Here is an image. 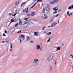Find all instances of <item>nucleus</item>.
<instances>
[{"label": "nucleus", "mask_w": 73, "mask_h": 73, "mask_svg": "<svg viewBox=\"0 0 73 73\" xmlns=\"http://www.w3.org/2000/svg\"><path fill=\"white\" fill-rule=\"evenodd\" d=\"M32 62L34 66H37V65H38V64H39L38 59L36 58L34 59Z\"/></svg>", "instance_id": "f257e3e1"}, {"label": "nucleus", "mask_w": 73, "mask_h": 73, "mask_svg": "<svg viewBox=\"0 0 73 73\" xmlns=\"http://www.w3.org/2000/svg\"><path fill=\"white\" fill-rule=\"evenodd\" d=\"M54 57V54H50L47 58V61H50Z\"/></svg>", "instance_id": "f03ea898"}, {"label": "nucleus", "mask_w": 73, "mask_h": 73, "mask_svg": "<svg viewBox=\"0 0 73 73\" xmlns=\"http://www.w3.org/2000/svg\"><path fill=\"white\" fill-rule=\"evenodd\" d=\"M54 1L52 0L50 2V4H53L54 3H57L58 1V0H54Z\"/></svg>", "instance_id": "7ed1b4c3"}, {"label": "nucleus", "mask_w": 73, "mask_h": 73, "mask_svg": "<svg viewBox=\"0 0 73 73\" xmlns=\"http://www.w3.org/2000/svg\"><path fill=\"white\" fill-rule=\"evenodd\" d=\"M46 11H49L50 10V7L48 5H47V7L46 8Z\"/></svg>", "instance_id": "20e7f679"}, {"label": "nucleus", "mask_w": 73, "mask_h": 73, "mask_svg": "<svg viewBox=\"0 0 73 73\" xmlns=\"http://www.w3.org/2000/svg\"><path fill=\"white\" fill-rule=\"evenodd\" d=\"M19 23L20 25H21L23 24V23H22V21H21L20 18H19Z\"/></svg>", "instance_id": "39448f33"}, {"label": "nucleus", "mask_w": 73, "mask_h": 73, "mask_svg": "<svg viewBox=\"0 0 73 73\" xmlns=\"http://www.w3.org/2000/svg\"><path fill=\"white\" fill-rule=\"evenodd\" d=\"M56 25V22H54L52 24L51 27H53L55 26Z\"/></svg>", "instance_id": "423d86ee"}, {"label": "nucleus", "mask_w": 73, "mask_h": 73, "mask_svg": "<svg viewBox=\"0 0 73 73\" xmlns=\"http://www.w3.org/2000/svg\"><path fill=\"white\" fill-rule=\"evenodd\" d=\"M33 21H31L29 22V23L28 24V25H31L33 24Z\"/></svg>", "instance_id": "0eeeda50"}, {"label": "nucleus", "mask_w": 73, "mask_h": 73, "mask_svg": "<svg viewBox=\"0 0 73 73\" xmlns=\"http://www.w3.org/2000/svg\"><path fill=\"white\" fill-rule=\"evenodd\" d=\"M34 35L36 36H38L39 35L38 34V32H35L34 33Z\"/></svg>", "instance_id": "6e6552de"}, {"label": "nucleus", "mask_w": 73, "mask_h": 73, "mask_svg": "<svg viewBox=\"0 0 73 73\" xmlns=\"http://www.w3.org/2000/svg\"><path fill=\"white\" fill-rule=\"evenodd\" d=\"M27 3V1L22 3V4H21V6L23 7V6L24 5H25V4Z\"/></svg>", "instance_id": "1a4fd4ad"}, {"label": "nucleus", "mask_w": 73, "mask_h": 73, "mask_svg": "<svg viewBox=\"0 0 73 73\" xmlns=\"http://www.w3.org/2000/svg\"><path fill=\"white\" fill-rule=\"evenodd\" d=\"M73 9V5H71V6H69L68 7V9Z\"/></svg>", "instance_id": "9d476101"}, {"label": "nucleus", "mask_w": 73, "mask_h": 73, "mask_svg": "<svg viewBox=\"0 0 73 73\" xmlns=\"http://www.w3.org/2000/svg\"><path fill=\"white\" fill-rule=\"evenodd\" d=\"M57 50L55 51V52H56V51H58V50H60L61 49V47L58 46V47H57Z\"/></svg>", "instance_id": "9b49d317"}, {"label": "nucleus", "mask_w": 73, "mask_h": 73, "mask_svg": "<svg viewBox=\"0 0 73 73\" xmlns=\"http://www.w3.org/2000/svg\"><path fill=\"white\" fill-rule=\"evenodd\" d=\"M30 17H29L28 18H25V19H24V20H26V21H25V23H27L26 22L27 21H28V19H29V18H30Z\"/></svg>", "instance_id": "f8f14e48"}, {"label": "nucleus", "mask_w": 73, "mask_h": 73, "mask_svg": "<svg viewBox=\"0 0 73 73\" xmlns=\"http://www.w3.org/2000/svg\"><path fill=\"white\" fill-rule=\"evenodd\" d=\"M45 7H44L43 8V9L42 13H44L45 12Z\"/></svg>", "instance_id": "ddd939ff"}, {"label": "nucleus", "mask_w": 73, "mask_h": 73, "mask_svg": "<svg viewBox=\"0 0 73 73\" xmlns=\"http://www.w3.org/2000/svg\"><path fill=\"white\" fill-rule=\"evenodd\" d=\"M36 48L37 49H40V45H38L36 46Z\"/></svg>", "instance_id": "4468645a"}, {"label": "nucleus", "mask_w": 73, "mask_h": 73, "mask_svg": "<svg viewBox=\"0 0 73 73\" xmlns=\"http://www.w3.org/2000/svg\"><path fill=\"white\" fill-rule=\"evenodd\" d=\"M11 21L10 22V23L9 24V25H10V24H11L12 22H15V21L13 19H11Z\"/></svg>", "instance_id": "2eb2a0df"}, {"label": "nucleus", "mask_w": 73, "mask_h": 73, "mask_svg": "<svg viewBox=\"0 0 73 73\" xmlns=\"http://www.w3.org/2000/svg\"><path fill=\"white\" fill-rule=\"evenodd\" d=\"M52 66H50V68L49 69V71H50L51 72V71L52 70Z\"/></svg>", "instance_id": "dca6fc26"}, {"label": "nucleus", "mask_w": 73, "mask_h": 73, "mask_svg": "<svg viewBox=\"0 0 73 73\" xmlns=\"http://www.w3.org/2000/svg\"><path fill=\"white\" fill-rule=\"evenodd\" d=\"M19 1H17L15 3L16 6H17L19 4Z\"/></svg>", "instance_id": "f3484780"}, {"label": "nucleus", "mask_w": 73, "mask_h": 73, "mask_svg": "<svg viewBox=\"0 0 73 73\" xmlns=\"http://www.w3.org/2000/svg\"><path fill=\"white\" fill-rule=\"evenodd\" d=\"M13 31H14V28H12L10 29V31L11 32H13Z\"/></svg>", "instance_id": "a211bd4d"}, {"label": "nucleus", "mask_w": 73, "mask_h": 73, "mask_svg": "<svg viewBox=\"0 0 73 73\" xmlns=\"http://www.w3.org/2000/svg\"><path fill=\"white\" fill-rule=\"evenodd\" d=\"M57 8V7H55L53 9V11H57L58 9V8L56 9Z\"/></svg>", "instance_id": "6ab92c4d"}, {"label": "nucleus", "mask_w": 73, "mask_h": 73, "mask_svg": "<svg viewBox=\"0 0 73 73\" xmlns=\"http://www.w3.org/2000/svg\"><path fill=\"white\" fill-rule=\"evenodd\" d=\"M60 14H58L57 15H56V16H55V17H54L52 19H54V17H58V16H60Z\"/></svg>", "instance_id": "aec40b11"}, {"label": "nucleus", "mask_w": 73, "mask_h": 73, "mask_svg": "<svg viewBox=\"0 0 73 73\" xmlns=\"http://www.w3.org/2000/svg\"><path fill=\"white\" fill-rule=\"evenodd\" d=\"M36 4H37V3H35L34 5H33L32 7H31V9H32V8H33V7H35V5H36Z\"/></svg>", "instance_id": "412c9836"}, {"label": "nucleus", "mask_w": 73, "mask_h": 73, "mask_svg": "<svg viewBox=\"0 0 73 73\" xmlns=\"http://www.w3.org/2000/svg\"><path fill=\"white\" fill-rule=\"evenodd\" d=\"M57 61H55L54 63V66H56L57 65Z\"/></svg>", "instance_id": "4be33fe9"}, {"label": "nucleus", "mask_w": 73, "mask_h": 73, "mask_svg": "<svg viewBox=\"0 0 73 73\" xmlns=\"http://www.w3.org/2000/svg\"><path fill=\"white\" fill-rule=\"evenodd\" d=\"M24 25L25 28H26V27H27V26H28V25L27 23H25L24 24Z\"/></svg>", "instance_id": "5701e85b"}, {"label": "nucleus", "mask_w": 73, "mask_h": 73, "mask_svg": "<svg viewBox=\"0 0 73 73\" xmlns=\"http://www.w3.org/2000/svg\"><path fill=\"white\" fill-rule=\"evenodd\" d=\"M27 41H28L29 40H30V38H29V37L28 36H27Z\"/></svg>", "instance_id": "b1692460"}, {"label": "nucleus", "mask_w": 73, "mask_h": 73, "mask_svg": "<svg viewBox=\"0 0 73 73\" xmlns=\"http://www.w3.org/2000/svg\"><path fill=\"white\" fill-rule=\"evenodd\" d=\"M31 20H33V21H37V20H36V19H34V20H33V19H31V20H30V19H29V21H31Z\"/></svg>", "instance_id": "393cba45"}, {"label": "nucleus", "mask_w": 73, "mask_h": 73, "mask_svg": "<svg viewBox=\"0 0 73 73\" xmlns=\"http://www.w3.org/2000/svg\"><path fill=\"white\" fill-rule=\"evenodd\" d=\"M21 36L23 37L24 39L25 38V36H24V35L22 34L21 35Z\"/></svg>", "instance_id": "a878e982"}, {"label": "nucleus", "mask_w": 73, "mask_h": 73, "mask_svg": "<svg viewBox=\"0 0 73 73\" xmlns=\"http://www.w3.org/2000/svg\"><path fill=\"white\" fill-rule=\"evenodd\" d=\"M67 15H68L69 16H70V14H69V11L67 12Z\"/></svg>", "instance_id": "bb28decb"}, {"label": "nucleus", "mask_w": 73, "mask_h": 73, "mask_svg": "<svg viewBox=\"0 0 73 73\" xmlns=\"http://www.w3.org/2000/svg\"><path fill=\"white\" fill-rule=\"evenodd\" d=\"M28 8H27L25 9V11L27 13H28Z\"/></svg>", "instance_id": "cd10ccee"}, {"label": "nucleus", "mask_w": 73, "mask_h": 73, "mask_svg": "<svg viewBox=\"0 0 73 73\" xmlns=\"http://www.w3.org/2000/svg\"><path fill=\"white\" fill-rule=\"evenodd\" d=\"M42 17H43V18H44L45 19H48V16H46L45 17L42 16Z\"/></svg>", "instance_id": "c85d7f7f"}, {"label": "nucleus", "mask_w": 73, "mask_h": 73, "mask_svg": "<svg viewBox=\"0 0 73 73\" xmlns=\"http://www.w3.org/2000/svg\"><path fill=\"white\" fill-rule=\"evenodd\" d=\"M42 0H37V2H42Z\"/></svg>", "instance_id": "c756f323"}, {"label": "nucleus", "mask_w": 73, "mask_h": 73, "mask_svg": "<svg viewBox=\"0 0 73 73\" xmlns=\"http://www.w3.org/2000/svg\"><path fill=\"white\" fill-rule=\"evenodd\" d=\"M10 44H11L10 48L11 49H12L13 47H12V43H10Z\"/></svg>", "instance_id": "7c9ffc66"}, {"label": "nucleus", "mask_w": 73, "mask_h": 73, "mask_svg": "<svg viewBox=\"0 0 73 73\" xmlns=\"http://www.w3.org/2000/svg\"><path fill=\"white\" fill-rule=\"evenodd\" d=\"M45 28H46V27L45 26H44V27H43L42 28V30H43V31L44 30V29H45Z\"/></svg>", "instance_id": "2f4dec72"}, {"label": "nucleus", "mask_w": 73, "mask_h": 73, "mask_svg": "<svg viewBox=\"0 0 73 73\" xmlns=\"http://www.w3.org/2000/svg\"><path fill=\"white\" fill-rule=\"evenodd\" d=\"M53 18H52L51 20L50 21V23H51V22H52V21H53Z\"/></svg>", "instance_id": "473e14b6"}, {"label": "nucleus", "mask_w": 73, "mask_h": 73, "mask_svg": "<svg viewBox=\"0 0 73 73\" xmlns=\"http://www.w3.org/2000/svg\"><path fill=\"white\" fill-rule=\"evenodd\" d=\"M50 34H51V32H50L48 33L47 34V35H50Z\"/></svg>", "instance_id": "72a5a7b5"}, {"label": "nucleus", "mask_w": 73, "mask_h": 73, "mask_svg": "<svg viewBox=\"0 0 73 73\" xmlns=\"http://www.w3.org/2000/svg\"><path fill=\"white\" fill-rule=\"evenodd\" d=\"M70 57H72L71 58H73V55H72V54H71L70 55Z\"/></svg>", "instance_id": "f704fd0d"}, {"label": "nucleus", "mask_w": 73, "mask_h": 73, "mask_svg": "<svg viewBox=\"0 0 73 73\" xmlns=\"http://www.w3.org/2000/svg\"><path fill=\"white\" fill-rule=\"evenodd\" d=\"M21 30H20L18 32H17V33H21Z\"/></svg>", "instance_id": "c9c22d12"}, {"label": "nucleus", "mask_w": 73, "mask_h": 73, "mask_svg": "<svg viewBox=\"0 0 73 73\" xmlns=\"http://www.w3.org/2000/svg\"><path fill=\"white\" fill-rule=\"evenodd\" d=\"M50 38H49L47 40V42H49V41H50Z\"/></svg>", "instance_id": "e433bc0d"}, {"label": "nucleus", "mask_w": 73, "mask_h": 73, "mask_svg": "<svg viewBox=\"0 0 73 73\" xmlns=\"http://www.w3.org/2000/svg\"><path fill=\"white\" fill-rule=\"evenodd\" d=\"M30 42H31V43H33V42H34V41H33V40H31Z\"/></svg>", "instance_id": "4c0bfd02"}, {"label": "nucleus", "mask_w": 73, "mask_h": 73, "mask_svg": "<svg viewBox=\"0 0 73 73\" xmlns=\"http://www.w3.org/2000/svg\"><path fill=\"white\" fill-rule=\"evenodd\" d=\"M35 15V14H32L31 15V16H34Z\"/></svg>", "instance_id": "58836bf2"}, {"label": "nucleus", "mask_w": 73, "mask_h": 73, "mask_svg": "<svg viewBox=\"0 0 73 73\" xmlns=\"http://www.w3.org/2000/svg\"><path fill=\"white\" fill-rule=\"evenodd\" d=\"M22 27L23 28H25L24 24L22 25Z\"/></svg>", "instance_id": "ea45409f"}, {"label": "nucleus", "mask_w": 73, "mask_h": 73, "mask_svg": "<svg viewBox=\"0 0 73 73\" xmlns=\"http://www.w3.org/2000/svg\"><path fill=\"white\" fill-rule=\"evenodd\" d=\"M3 36H6V35H5V34L3 33Z\"/></svg>", "instance_id": "a19ab883"}, {"label": "nucleus", "mask_w": 73, "mask_h": 73, "mask_svg": "<svg viewBox=\"0 0 73 73\" xmlns=\"http://www.w3.org/2000/svg\"><path fill=\"white\" fill-rule=\"evenodd\" d=\"M54 13H57V11H55L53 13V14H54Z\"/></svg>", "instance_id": "79ce46f5"}, {"label": "nucleus", "mask_w": 73, "mask_h": 73, "mask_svg": "<svg viewBox=\"0 0 73 73\" xmlns=\"http://www.w3.org/2000/svg\"><path fill=\"white\" fill-rule=\"evenodd\" d=\"M25 12V9H24V10H23V13H24Z\"/></svg>", "instance_id": "37998d69"}, {"label": "nucleus", "mask_w": 73, "mask_h": 73, "mask_svg": "<svg viewBox=\"0 0 73 73\" xmlns=\"http://www.w3.org/2000/svg\"><path fill=\"white\" fill-rule=\"evenodd\" d=\"M18 25H19V24H16L15 25V27H17L18 26Z\"/></svg>", "instance_id": "c03bdc74"}, {"label": "nucleus", "mask_w": 73, "mask_h": 73, "mask_svg": "<svg viewBox=\"0 0 73 73\" xmlns=\"http://www.w3.org/2000/svg\"><path fill=\"white\" fill-rule=\"evenodd\" d=\"M3 24H2L1 25V28L2 27H3Z\"/></svg>", "instance_id": "a18cd8bd"}, {"label": "nucleus", "mask_w": 73, "mask_h": 73, "mask_svg": "<svg viewBox=\"0 0 73 73\" xmlns=\"http://www.w3.org/2000/svg\"><path fill=\"white\" fill-rule=\"evenodd\" d=\"M16 14H17V13H15L14 14V15H13V16H15L16 15Z\"/></svg>", "instance_id": "49530a36"}, {"label": "nucleus", "mask_w": 73, "mask_h": 73, "mask_svg": "<svg viewBox=\"0 0 73 73\" xmlns=\"http://www.w3.org/2000/svg\"><path fill=\"white\" fill-rule=\"evenodd\" d=\"M19 40H20V42L21 43V39H19Z\"/></svg>", "instance_id": "de8ad7c7"}, {"label": "nucleus", "mask_w": 73, "mask_h": 73, "mask_svg": "<svg viewBox=\"0 0 73 73\" xmlns=\"http://www.w3.org/2000/svg\"><path fill=\"white\" fill-rule=\"evenodd\" d=\"M12 48H11L10 50L9 51H10V52H11L12 51Z\"/></svg>", "instance_id": "09e8293b"}, {"label": "nucleus", "mask_w": 73, "mask_h": 73, "mask_svg": "<svg viewBox=\"0 0 73 73\" xmlns=\"http://www.w3.org/2000/svg\"><path fill=\"white\" fill-rule=\"evenodd\" d=\"M9 15H11V16L12 15V13H10L9 14Z\"/></svg>", "instance_id": "8fccbe9b"}, {"label": "nucleus", "mask_w": 73, "mask_h": 73, "mask_svg": "<svg viewBox=\"0 0 73 73\" xmlns=\"http://www.w3.org/2000/svg\"><path fill=\"white\" fill-rule=\"evenodd\" d=\"M27 16H30V14H27Z\"/></svg>", "instance_id": "3c124183"}, {"label": "nucleus", "mask_w": 73, "mask_h": 73, "mask_svg": "<svg viewBox=\"0 0 73 73\" xmlns=\"http://www.w3.org/2000/svg\"><path fill=\"white\" fill-rule=\"evenodd\" d=\"M54 48H57V46H56L54 47Z\"/></svg>", "instance_id": "603ef678"}, {"label": "nucleus", "mask_w": 73, "mask_h": 73, "mask_svg": "<svg viewBox=\"0 0 73 73\" xmlns=\"http://www.w3.org/2000/svg\"><path fill=\"white\" fill-rule=\"evenodd\" d=\"M5 42H7V43H9V42L7 41H5Z\"/></svg>", "instance_id": "864d4df0"}, {"label": "nucleus", "mask_w": 73, "mask_h": 73, "mask_svg": "<svg viewBox=\"0 0 73 73\" xmlns=\"http://www.w3.org/2000/svg\"><path fill=\"white\" fill-rule=\"evenodd\" d=\"M32 13L33 14L34 13H35V12H33L32 13Z\"/></svg>", "instance_id": "5fc2aeb1"}, {"label": "nucleus", "mask_w": 73, "mask_h": 73, "mask_svg": "<svg viewBox=\"0 0 73 73\" xmlns=\"http://www.w3.org/2000/svg\"><path fill=\"white\" fill-rule=\"evenodd\" d=\"M40 51H41V50H42V48H40Z\"/></svg>", "instance_id": "6e6d98bb"}, {"label": "nucleus", "mask_w": 73, "mask_h": 73, "mask_svg": "<svg viewBox=\"0 0 73 73\" xmlns=\"http://www.w3.org/2000/svg\"><path fill=\"white\" fill-rule=\"evenodd\" d=\"M8 33V31H5V33Z\"/></svg>", "instance_id": "4d7b16f0"}, {"label": "nucleus", "mask_w": 73, "mask_h": 73, "mask_svg": "<svg viewBox=\"0 0 73 73\" xmlns=\"http://www.w3.org/2000/svg\"><path fill=\"white\" fill-rule=\"evenodd\" d=\"M46 33V31H45L43 33Z\"/></svg>", "instance_id": "13d9d810"}, {"label": "nucleus", "mask_w": 73, "mask_h": 73, "mask_svg": "<svg viewBox=\"0 0 73 73\" xmlns=\"http://www.w3.org/2000/svg\"><path fill=\"white\" fill-rule=\"evenodd\" d=\"M70 14L71 15H72V14H73V13H70Z\"/></svg>", "instance_id": "bf43d9fd"}, {"label": "nucleus", "mask_w": 73, "mask_h": 73, "mask_svg": "<svg viewBox=\"0 0 73 73\" xmlns=\"http://www.w3.org/2000/svg\"><path fill=\"white\" fill-rule=\"evenodd\" d=\"M1 42H2V43H4V41H2Z\"/></svg>", "instance_id": "052dcab7"}, {"label": "nucleus", "mask_w": 73, "mask_h": 73, "mask_svg": "<svg viewBox=\"0 0 73 73\" xmlns=\"http://www.w3.org/2000/svg\"><path fill=\"white\" fill-rule=\"evenodd\" d=\"M61 11V10H58V12H60Z\"/></svg>", "instance_id": "680f3d73"}, {"label": "nucleus", "mask_w": 73, "mask_h": 73, "mask_svg": "<svg viewBox=\"0 0 73 73\" xmlns=\"http://www.w3.org/2000/svg\"><path fill=\"white\" fill-rule=\"evenodd\" d=\"M59 21H60V20H58V23H59Z\"/></svg>", "instance_id": "e2e57ef3"}, {"label": "nucleus", "mask_w": 73, "mask_h": 73, "mask_svg": "<svg viewBox=\"0 0 73 73\" xmlns=\"http://www.w3.org/2000/svg\"><path fill=\"white\" fill-rule=\"evenodd\" d=\"M44 16H45L46 14H44Z\"/></svg>", "instance_id": "0e129e2a"}, {"label": "nucleus", "mask_w": 73, "mask_h": 73, "mask_svg": "<svg viewBox=\"0 0 73 73\" xmlns=\"http://www.w3.org/2000/svg\"><path fill=\"white\" fill-rule=\"evenodd\" d=\"M50 27V26H48V28H49V27Z\"/></svg>", "instance_id": "69168bd1"}, {"label": "nucleus", "mask_w": 73, "mask_h": 73, "mask_svg": "<svg viewBox=\"0 0 73 73\" xmlns=\"http://www.w3.org/2000/svg\"><path fill=\"white\" fill-rule=\"evenodd\" d=\"M71 67L73 69V66H71Z\"/></svg>", "instance_id": "338daca9"}, {"label": "nucleus", "mask_w": 73, "mask_h": 73, "mask_svg": "<svg viewBox=\"0 0 73 73\" xmlns=\"http://www.w3.org/2000/svg\"><path fill=\"white\" fill-rule=\"evenodd\" d=\"M58 24V23H56V24Z\"/></svg>", "instance_id": "774afa93"}]
</instances>
